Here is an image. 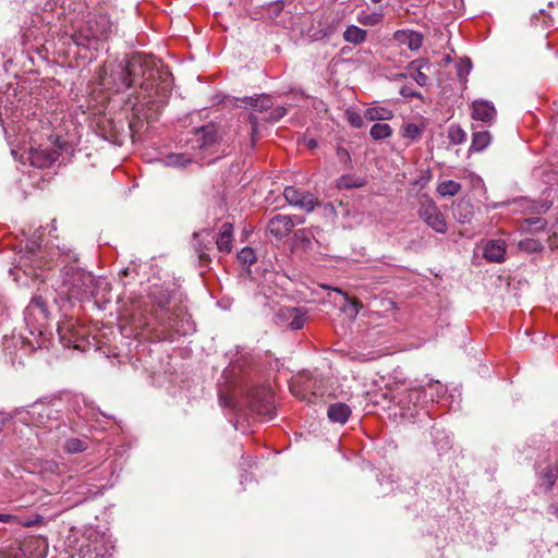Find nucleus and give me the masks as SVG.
<instances>
[{
  "instance_id": "nucleus-1",
  "label": "nucleus",
  "mask_w": 558,
  "mask_h": 558,
  "mask_svg": "<svg viewBox=\"0 0 558 558\" xmlns=\"http://www.w3.org/2000/svg\"><path fill=\"white\" fill-rule=\"evenodd\" d=\"M113 31V24L106 14L89 17L73 35L76 46L98 49L99 41L107 40Z\"/></svg>"
},
{
  "instance_id": "nucleus-2",
  "label": "nucleus",
  "mask_w": 558,
  "mask_h": 558,
  "mask_svg": "<svg viewBox=\"0 0 558 558\" xmlns=\"http://www.w3.org/2000/svg\"><path fill=\"white\" fill-rule=\"evenodd\" d=\"M425 387H414L398 392L396 396L397 403L402 411L401 415L404 417H414L424 410L428 400Z\"/></svg>"
},
{
  "instance_id": "nucleus-3",
  "label": "nucleus",
  "mask_w": 558,
  "mask_h": 558,
  "mask_svg": "<svg viewBox=\"0 0 558 558\" xmlns=\"http://www.w3.org/2000/svg\"><path fill=\"white\" fill-rule=\"evenodd\" d=\"M417 215L435 232L441 234L447 232L448 227L445 216L429 197L421 198Z\"/></svg>"
},
{
  "instance_id": "nucleus-4",
  "label": "nucleus",
  "mask_w": 558,
  "mask_h": 558,
  "mask_svg": "<svg viewBox=\"0 0 558 558\" xmlns=\"http://www.w3.org/2000/svg\"><path fill=\"white\" fill-rule=\"evenodd\" d=\"M48 317L49 313L44 299L41 296L33 298L24 311V319L27 326L31 327V333L38 332V335H43V327Z\"/></svg>"
},
{
  "instance_id": "nucleus-5",
  "label": "nucleus",
  "mask_w": 558,
  "mask_h": 558,
  "mask_svg": "<svg viewBox=\"0 0 558 558\" xmlns=\"http://www.w3.org/2000/svg\"><path fill=\"white\" fill-rule=\"evenodd\" d=\"M113 546L105 536H90L83 543L73 558H109Z\"/></svg>"
},
{
  "instance_id": "nucleus-6",
  "label": "nucleus",
  "mask_w": 558,
  "mask_h": 558,
  "mask_svg": "<svg viewBox=\"0 0 558 558\" xmlns=\"http://www.w3.org/2000/svg\"><path fill=\"white\" fill-rule=\"evenodd\" d=\"M215 233L210 229H202L193 233L192 246L197 254L201 266H207L211 262L210 252L214 248Z\"/></svg>"
},
{
  "instance_id": "nucleus-7",
  "label": "nucleus",
  "mask_w": 558,
  "mask_h": 558,
  "mask_svg": "<svg viewBox=\"0 0 558 558\" xmlns=\"http://www.w3.org/2000/svg\"><path fill=\"white\" fill-rule=\"evenodd\" d=\"M304 222L303 218L298 216H288L278 214L274 216L269 221L267 229L271 235L277 239L286 238L296 225Z\"/></svg>"
},
{
  "instance_id": "nucleus-8",
  "label": "nucleus",
  "mask_w": 558,
  "mask_h": 558,
  "mask_svg": "<svg viewBox=\"0 0 558 558\" xmlns=\"http://www.w3.org/2000/svg\"><path fill=\"white\" fill-rule=\"evenodd\" d=\"M287 202L292 205L312 211L318 205L317 198L310 192H303L294 186H287L283 192Z\"/></svg>"
},
{
  "instance_id": "nucleus-9",
  "label": "nucleus",
  "mask_w": 558,
  "mask_h": 558,
  "mask_svg": "<svg viewBox=\"0 0 558 558\" xmlns=\"http://www.w3.org/2000/svg\"><path fill=\"white\" fill-rule=\"evenodd\" d=\"M97 130L104 140L112 144H121L124 132V124L122 122L118 123L112 119L104 117L98 120Z\"/></svg>"
},
{
  "instance_id": "nucleus-10",
  "label": "nucleus",
  "mask_w": 558,
  "mask_h": 558,
  "mask_svg": "<svg viewBox=\"0 0 558 558\" xmlns=\"http://www.w3.org/2000/svg\"><path fill=\"white\" fill-rule=\"evenodd\" d=\"M92 282L93 277L89 274H74L72 277V281L70 282V287L66 290L68 298L82 299L89 296L93 293L90 288Z\"/></svg>"
},
{
  "instance_id": "nucleus-11",
  "label": "nucleus",
  "mask_w": 558,
  "mask_h": 558,
  "mask_svg": "<svg viewBox=\"0 0 558 558\" xmlns=\"http://www.w3.org/2000/svg\"><path fill=\"white\" fill-rule=\"evenodd\" d=\"M193 148L203 149L217 142V128L215 124H207L194 130L193 138L190 140Z\"/></svg>"
},
{
  "instance_id": "nucleus-12",
  "label": "nucleus",
  "mask_w": 558,
  "mask_h": 558,
  "mask_svg": "<svg viewBox=\"0 0 558 558\" xmlns=\"http://www.w3.org/2000/svg\"><path fill=\"white\" fill-rule=\"evenodd\" d=\"M537 485L545 493L553 490L558 478V461L547 464L545 468L536 471Z\"/></svg>"
},
{
  "instance_id": "nucleus-13",
  "label": "nucleus",
  "mask_w": 558,
  "mask_h": 558,
  "mask_svg": "<svg viewBox=\"0 0 558 558\" xmlns=\"http://www.w3.org/2000/svg\"><path fill=\"white\" fill-rule=\"evenodd\" d=\"M20 266L27 267L28 263L31 267L40 268L44 266L41 260L40 244L38 241L33 240L27 242L25 245V253L20 257Z\"/></svg>"
},
{
  "instance_id": "nucleus-14",
  "label": "nucleus",
  "mask_w": 558,
  "mask_h": 558,
  "mask_svg": "<svg viewBox=\"0 0 558 558\" xmlns=\"http://www.w3.org/2000/svg\"><path fill=\"white\" fill-rule=\"evenodd\" d=\"M59 158L56 149L31 148L29 161L36 168L50 167Z\"/></svg>"
},
{
  "instance_id": "nucleus-15",
  "label": "nucleus",
  "mask_w": 558,
  "mask_h": 558,
  "mask_svg": "<svg viewBox=\"0 0 558 558\" xmlns=\"http://www.w3.org/2000/svg\"><path fill=\"white\" fill-rule=\"evenodd\" d=\"M233 243V225L231 222H225L219 229L217 235H215V244L220 253L229 254L232 251Z\"/></svg>"
},
{
  "instance_id": "nucleus-16",
  "label": "nucleus",
  "mask_w": 558,
  "mask_h": 558,
  "mask_svg": "<svg viewBox=\"0 0 558 558\" xmlns=\"http://www.w3.org/2000/svg\"><path fill=\"white\" fill-rule=\"evenodd\" d=\"M507 245L502 239L489 240L484 247V258L492 263L505 260Z\"/></svg>"
},
{
  "instance_id": "nucleus-17",
  "label": "nucleus",
  "mask_w": 558,
  "mask_h": 558,
  "mask_svg": "<svg viewBox=\"0 0 558 558\" xmlns=\"http://www.w3.org/2000/svg\"><path fill=\"white\" fill-rule=\"evenodd\" d=\"M278 318L287 320L291 329L299 330L305 324L306 313L301 308L284 307L279 311Z\"/></svg>"
},
{
  "instance_id": "nucleus-18",
  "label": "nucleus",
  "mask_w": 558,
  "mask_h": 558,
  "mask_svg": "<svg viewBox=\"0 0 558 558\" xmlns=\"http://www.w3.org/2000/svg\"><path fill=\"white\" fill-rule=\"evenodd\" d=\"M28 348L21 345L17 348V341L14 339L7 342L4 348L5 360L11 363L13 367L24 365V357L26 356Z\"/></svg>"
},
{
  "instance_id": "nucleus-19",
  "label": "nucleus",
  "mask_w": 558,
  "mask_h": 558,
  "mask_svg": "<svg viewBox=\"0 0 558 558\" xmlns=\"http://www.w3.org/2000/svg\"><path fill=\"white\" fill-rule=\"evenodd\" d=\"M395 40L411 50H417L422 47L423 36L414 31H397L393 35Z\"/></svg>"
},
{
  "instance_id": "nucleus-20",
  "label": "nucleus",
  "mask_w": 558,
  "mask_h": 558,
  "mask_svg": "<svg viewBox=\"0 0 558 558\" xmlns=\"http://www.w3.org/2000/svg\"><path fill=\"white\" fill-rule=\"evenodd\" d=\"M472 109V117L483 122H492L496 116L495 107L486 100L473 101Z\"/></svg>"
},
{
  "instance_id": "nucleus-21",
  "label": "nucleus",
  "mask_w": 558,
  "mask_h": 558,
  "mask_svg": "<svg viewBox=\"0 0 558 558\" xmlns=\"http://www.w3.org/2000/svg\"><path fill=\"white\" fill-rule=\"evenodd\" d=\"M429 68L430 64L426 59H416L409 64L412 77L420 86H426L428 84V76L424 70H429Z\"/></svg>"
},
{
  "instance_id": "nucleus-22",
  "label": "nucleus",
  "mask_w": 558,
  "mask_h": 558,
  "mask_svg": "<svg viewBox=\"0 0 558 558\" xmlns=\"http://www.w3.org/2000/svg\"><path fill=\"white\" fill-rule=\"evenodd\" d=\"M180 314H174L169 317L170 327L174 329L179 335L185 336L195 331L194 322L191 319V316L187 314H183L180 320L178 319Z\"/></svg>"
},
{
  "instance_id": "nucleus-23",
  "label": "nucleus",
  "mask_w": 558,
  "mask_h": 558,
  "mask_svg": "<svg viewBox=\"0 0 558 558\" xmlns=\"http://www.w3.org/2000/svg\"><path fill=\"white\" fill-rule=\"evenodd\" d=\"M351 415V409L343 402L330 404L327 410L328 418L333 423L344 424Z\"/></svg>"
},
{
  "instance_id": "nucleus-24",
  "label": "nucleus",
  "mask_w": 558,
  "mask_h": 558,
  "mask_svg": "<svg viewBox=\"0 0 558 558\" xmlns=\"http://www.w3.org/2000/svg\"><path fill=\"white\" fill-rule=\"evenodd\" d=\"M143 58L141 56H134L131 60H129L126 66L122 71L123 75V85L125 87H131L134 83V78L140 75L137 72L138 68H142Z\"/></svg>"
},
{
  "instance_id": "nucleus-25",
  "label": "nucleus",
  "mask_w": 558,
  "mask_h": 558,
  "mask_svg": "<svg viewBox=\"0 0 558 558\" xmlns=\"http://www.w3.org/2000/svg\"><path fill=\"white\" fill-rule=\"evenodd\" d=\"M241 102L245 107H250L255 111L264 112L272 107V99L267 94L257 95L256 97H244Z\"/></svg>"
},
{
  "instance_id": "nucleus-26",
  "label": "nucleus",
  "mask_w": 558,
  "mask_h": 558,
  "mask_svg": "<svg viewBox=\"0 0 558 558\" xmlns=\"http://www.w3.org/2000/svg\"><path fill=\"white\" fill-rule=\"evenodd\" d=\"M192 160H193L192 157L187 154L171 153V154L166 155L161 159V162L167 167L181 168V167H186L187 165H190L192 162Z\"/></svg>"
},
{
  "instance_id": "nucleus-27",
  "label": "nucleus",
  "mask_w": 558,
  "mask_h": 558,
  "mask_svg": "<svg viewBox=\"0 0 558 558\" xmlns=\"http://www.w3.org/2000/svg\"><path fill=\"white\" fill-rule=\"evenodd\" d=\"M365 184L366 180L362 177H357L355 174H343L337 180L336 186L339 190H350L363 187Z\"/></svg>"
},
{
  "instance_id": "nucleus-28",
  "label": "nucleus",
  "mask_w": 558,
  "mask_h": 558,
  "mask_svg": "<svg viewBox=\"0 0 558 558\" xmlns=\"http://www.w3.org/2000/svg\"><path fill=\"white\" fill-rule=\"evenodd\" d=\"M453 216L460 223H468L473 217V207L470 202H459L453 207Z\"/></svg>"
},
{
  "instance_id": "nucleus-29",
  "label": "nucleus",
  "mask_w": 558,
  "mask_h": 558,
  "mask_svg": "<svg viewBox=\"0 0 558 558\" xmlns=\"http://www.w3.org/2000/svg\"><path fill=\"white\" fill-rule=\"evenodd\" d=\"M490 142L492 136L488 131L474 132L470 150L476 153L483 151L490 144Z\"/></svg>"
},
{
  "instance_id": "nucleus-30",
  "label": "nucleus",
  "mask_w": 558,
  "mask_h": 558,
  "mask_svg": "<svg viewBox=\"0 0 558 558\" xmlns=\"http://www.w3.org/2000/svg\"><path fill=\"white\" fill-rule=\"evenodd\" d=\"M149 296L153 302L162 311L167 308L171 300L170 292L162 287H154L149 293Z\"/></svg>"
},
{
  "instance_id": "nucleus-31",
  "label": "nucleus",
  "mask_w": 558,
  "mask_h": 558,
  "mask_svg": "<svg viewBox=\"0 0 558 558\" xmlns=\"http://www.w3.org/2000/svg\"><path fill=\"white\" fill-rule=\"evenodd\" d=\"M364 117L368 121H384L390 120L393 113L391 110L384 107H372L365 111Z\"/></svg>"
},
{
  "instance_id": "nucleus-32",
  "label": "nucleus",
  "mask_w": 558,
  "mask_h": 558,
  "mask_svg": "<svg viewBox=\"0 0 558 558\" xmlns=\"http://www.w3.org/2000/svg\"><path fill=\"white\" fill-rule=\"evenodd\" d=\"M366 35L367 33L365 29H362L355 25H351L344 31L343 38L348 43L357 45L365 41Z\"/></svg>"
},
{
  "instance_id": "nucleus-33",
  "label": "nucleus",
  "mask_w": 558,
  "mask_h": 558,
  "mask_svg": "<svg viewBox=\"0 0 558 558\" xmlns=\"http://www.w3.org/2000/svg\"><path fill=\"white\" fill-rule=\"evenodd\" d=\"M392 134V129L387 123H375L369 131V135L375 141L388 138Z\"/></svg>"
},
{
  "instance_id": "nucleus-34",
  "label": "nucleus",
  "mask_w": 558,
  "mask_h": 558,
  "mask_svg": "<svg viewBox=\"0 0 558 558\" xmlns=\"http://www.w3.org/2000/svg\"><path fill=\"white\" fill-rule=\"evenodd\" d=\"M461 189L460 183L447 180L439 183L437 191L441 196H454Z\"/></svg>"
},
{
  "instance_id": "nucleus-35",
  "label": "nucleus",
  "mask_w": 558,
  "mask_h": 558,
  "mask_svg": "<svg viewBox=\"0 0 558 558\" xmlns=\"http://www.w3.org/2000/svg\"><path fill=\"white\" fill-rule=\"evenodd\" d=\"M312 238L313 232L308 229H299L294 233V241L298 245H301L302 248L307 250L312 247Z\"/></svg>"
},
{
  "instance_id": "nucleus-36",
  "label": "nucleus",
  "mask_w": 558,
  "mask_h": 558,
  "mask_svg": "<svg viewBox=\"0 0 558 558\" xmlns=\"http://www.w3.org/2000/svg\"><path fill=\"white\" fill-rule=\"evenodd\" d=\"M448 138L451 144L459 145L466 140V133L458 124H451L448 129Z\"/></svg>"
},
{
  "instance_id": "nucleus-37",
  "label": "nucleus",
  "mask_w": 558,
  "mask_h": 558,
  "mask_svg": "<svg viewBox=\"0 0 558 558\" xmlns=\"http://www.w3.org/2000/svg\"><path fill=\"white\" fill-rule=\"evenodd\" d=\"M425 389L428 388L430 390L429 400L434 402L436 399L442 397L446 393L445 386L438 380H429Z\"/></svg>"
},
{
  "instance_id": "nucleus-38",
  "label": "nucleus",
  "mask_w": 558,
  "mask_h": 558,
  "mask_svg": "<svg viewBox=\"0 0 558 558\" xmlns=\"http://www.w3.org/2000/svg\"><path fill=\"white\" fill-rule=\"evenodd\" d=\"M238 259L240 260L241 264L251 266L252 264L255 263L256 255L253 248L246 246L239 252Z\"/></svg>"
},
{
  "instance_id": "nucleus-39",
  "label": "nucleus",
  "mask_w": 558,
  "mask_h": 558,
  "mask_svg": "<svg viewBox=\"0 0 558 558\" xmlns=\"http://www.w3.org/2000/svg\"><path fill=\"white\" fill-rule=\"evenodd\" d=\"M64 448L70 453H78L86 449V445L81 439L71 438L66 440Z\"/></svg>"
},
{
  "instance_id": "nucleus-40",
  "label": "nucleus",
  "mask_w": 558,
  "mask_h": 558,
  "mask_svg": "<svg viewBox=\"0 0 558 558\" xmlns=\"http://www.w3.org/2000/svg\"><path fill=\"white\" fill-rule=\"evenodd\" d=\"M422 129L414 124V123H408L402 129V136L405 138L416 140L421 136Z\"/></svg>"
},
{
  "instance_id": "nucleus-41",
  "label": "nucleus",
  "mask_w": 558,
  "mask_h": 558,
  "mask_svg": "<svg viewBox=\"0 0 558 558\" xmlns=\"http://www.w3.org/2000/svg\"><path fill=\"white\" fill-rule=\"evenodd\" d=\"M472 69V63L470 59H461L459 63L457 64V75L460 80H465L466 76L470 74Z\"/></svg>"
},
{
  "instance_id": "nucleus-42",
  "label": "nucleus",
  "mask_w": 558,
  "mask_h": 558,
  "mask_svg": "<svg viewBox=\"0 0 558 558\" xmlns=\"http://www.w3.org/2000/svg\"><path fill=\"white\" fill-rule=\"evenodd\" d=\"M520 248L526 252H538L543 250V245L539 241L534 239H526L520 242Z\"/></svg>"
},
{
  "instance_id": "nucleus-43",
  "label": "nucleus",
  "mask_w": 558,
  "mask_h": 558,
  "mask_svg": "<svg viewBox=\"0 0 558 558\" xmlns=\"http://www.w3.org/2000/svg\"><path fill=\"white\" fill-rule=\"evenodd\" d=\"M287 114V109L282 106H278L276 108H274L268 117L266 118V120L268 122H277L279 121L281 118H283L284 116Z\"/></svg>"
},
{
  "instance_id": "nucleus-44",
  "label": "nucleus",
  "mask_w": 558,
  "mask_h": 558,
  "mask_svg": "<svg viewBox=\"0 0 558 558\" xmlns=\"http://www.w3.org/2000/svg\"><path fill=\"white\" fill-rule=\"evenodd\" d=\"M348 121L353 128H362L363 126V118L354 112V111H348Z\"/></svg>"
},
{
  "instance_id": "nucleus-45",
  "label": "nucleus",
  "mask_w": 558,
  "mask_h": 558,
  "mask_svg": "<svg viewBox=\"0 0 558 558\" xmlns=\"http://www.w3.org/2000/svg\"><path fill=\"white\" fill-rule=\"evenodd\" d=\"M336 155L341 163L349 165L351 161V156L349 151L343 147H338L336 150Z\"/></svg>"
},
{
  "instance_id": "nucleus-46",
  "label": "nucleus",
  "mask_w": 558,
  "mask_h": 558,
  "mask_svg": "<svg viewBox=\"0 0 558 558\" xmlns=\"http://www.w3.org/2000/svg\"><path fill=\"white\" fill-rule=\"evenodd\" d=\"M400 95L404 98H421V94L418 92L413 90L410 86H402L400 88Z\"/></svg>"
},
{
  "instance_id": "nucleus-47",
  "label": "nucleus",
  "mask_w": 558,
  "mask_h": 558,
  "mask_svg": "<svg viewBox=\"0 0 558 558\" xmlns=\"http://www.w3.org/2000/svg\"><path fill=\"white\" fill-rule=\"evenodd\" d=\"M248 122H250V125H251L252 136L255 137L257 132H258V118H257V116L254 114V113H250L248 114Z\"/></svg>"
},
{
  "instance_id": "nucleus-48",
  "label": "nucleus",
  "mask_w": 558,
  "mask_h": 558,
  "mask_svg": "<svg viewBox=\"0 0 558 558\" xmlns=\"http://www.w3.org/2000/svg\"><path fill=\"white\" fill-rule=\"evenodd\" d=\"M0 522L3 523H20V520L16 515L10 513H0Z\"/></svg>"
},
{
  "instance_id": "nucleus-49",
  "label": "nucleus",
  "mask_w": 558,
  "mask_h": 558,
  "mask_svg": "<svg viewBox=\"0 0 558 558\" xmlns=\"http://www.w3.org/2000/svg\"><path fill=\"white\" fill-rule=\"evenodd\" d=\"M33 414H38L39 416L46 415L48 417L50 414V409L45 405L34 407Z\"/></svg>"
},
{
  "instance_id": "nucleus-50",
  "label": "nucleus",
  "mask_w": 558,
  "mask_h": 558,
  "mask_svg": "<svg viewBox=\"0 0 558 558\" xmlns=\"http://www.w3.org/2000/svg\"><path fill=\"white\" fill-rule=\"evenodd\" d=\"M548 513L553 514L558 520V504H551L548 507Z\"/></svg>"
},
{
  "instance_id": "nucleus-51",
  "label": "nucleus",
  "mask_w": 558,
  "mask_h": 558,
  "mask_svg": "<svg viewBox=\"0 0 558 558\" xmlns=\"http://www.w3.org/2000/svg\"><path fill=\"white\" fill-rule=\"evenodd\" d=\"M305 145H306V147H308L310 149H314V148H316V147H317L318 143H317V141H316V140H314V138H310V140H307V141L305 142Z\"/></svg>"
},
{
  "instance_id": "nucleus-52",
  "label": "nucleus",
  "mask_w": 558,
  "mask_h": 558,
  "mask_svg": "<svg viewBox=\"0 0 558 558\" xmlns=\"http://www.w3.org/2000/svg\"><path fill=\"white\" fill-rule=\"evenodd\" d=\"M7 421L8 417L0 414V432L2 430V427L4 426Z\"/></svg>"
},
{
  "instance_id": "nucleus-53",
  "label": "nucleus",
  "mask_w": 558,
  "mask_h": 558,
  "mask_svg": "<svg viewBox=\"0 0 558 558\" xmlns=\"http://www.w3.org/2000/svg\"><path fill=\"white\" fill-rule=\"evenodd\" d=\"M219 401H220V404L223 407H227L229 404V402L222 396H220Z\"/></svg>"
},
{
  "instance_id": "nucleus-54",
  "label": "nucleus",
  "mask_w": 558,
  "mask_h": 558,
  "mask_svg": "<svg viewBox=\"0 0 558 558\" xmlns=\"http://www.w3.org/2000/svg\"><path fill=\"white\" fill-rule=\"evenodd\" d=\"M359 306H360V303L357 301L353 303V307H354L355 314L359 313Z\"/></svg>"
},
{
  "instance_id": "nucleus-55",
  "label": "nucleus",
  "mask_w": 558,
  "mask_h": 558,
  "mask_svg": "<svg viewBox=\"0 0 558 558\" xmlns=\"http://www.w3.org/2000/svg\"><path fill=\"white\" fill-rule=\"evenodd\" d=\"M3 313H4V305L0 301V317L3 315Z\"/></svg>"
},
{
  "instance_id": "nucleus-56",
  "label": "nucleus",
  "mask_w": 558,
  "mask_h": 558,
  "mask_svg": "<svg viewBox=\"0 0 558 558\" xmlns=\"http://www.w3.org/2000/svg\"><path fill=\"white\" fill-rule=\"evenodd\" d=\"M371 1H372V2H374V3H378V2H380L381 0H371Z\"/></svg>"
}]
</instances>
